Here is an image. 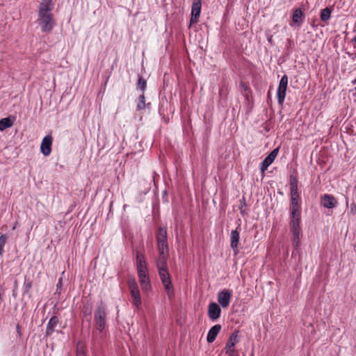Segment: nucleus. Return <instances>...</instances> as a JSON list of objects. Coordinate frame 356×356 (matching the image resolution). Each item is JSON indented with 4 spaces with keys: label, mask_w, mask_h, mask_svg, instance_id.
Instances as JSON below:
<instances>
[{
    "label": "nucleus",
    "mask_w": 356,
    "mask_h": 356,
    "mask_svg": "<svg viewBox=\"0 0 356 356\" xmlns=\"http://www.w3.org/2000/svg\"><path fill=\"white\" fill-rule=\"evenodd\" d=\"M301 208L299 195H291L289 227L293 247L297 249L300 243Z\"/></svg>",
    "instance_id": "obj_1"
},
{
    "label": "nucleus",
    "mask_w": 356,
    "mask_h": 356,
    "mask_svg": "<svg viewBox=\"0 0 356 356\" xmlns=\"http://www.w3.org/2000/svg\"><path fill=\"white\" fill-rule=\"evenodd\" d=\"M54 3L52 0H42L38 8V24L43 33H49L56 22L52 14Z\"/></svg>",
    "instance_id": "obj_2"
},
{
    "label": "nucleus",
    "mask_w": 356,
    "mask_h": 356,
    "mask_svg": "<svg viewBox=\"0 0 356 356\" xmlns=\"http://www.w3.org/2000/svg\"><path fill=\"white\" fill-rule=\"evenodd\" d=\"M136 266L141 289L145 293L152 291V284L145 257L140 252H136Z\"/></svg>",
    "instance_id": "obj_3"
},
{
    "label": "nucleus",
    "mask_w": 356,
    "mask_h": 356,
    "mask_svg": "<svg viewBox=\"0 0 356 356\" xmlns=\"http://www.w3.org/2000/svg\"><path fill=\"white\" fill-rule=\"evenodd\" d=\"M128 286L133 305L138 309H140L142 306V301L140 291L136 280L134 278H129L128 280Z\"/></svg>",
    "instance_id": "obj_4"
},
{
    "label": "nucleus",
    "mask_w": 356,
    "mask_h": 356,
    "mask_svg": "<svg viewBox=\"0 0 356 356\" xmlns=\"http://www.w3.org/2000/svg\"><path fill=\"white\" fill-rule=\"evenodd\" d=\"M106 307L101 303L95 312L94 318L97 329L99 332H102L106 327Z\"/></svg>",
    "instance_id": "obj_5"
},
{
    "label": "nucleus",
    "mask_w": 356,
    "mask_h": 356,
    "mask_svg": "<svg viewBox=\"0 0 356 356\" xmlns=\"http://www.w3.org/2000/svg\"><path fill=\"white\" fill-rule=\"evenodd\" d=\"M159 277L161 282L165 289L167 295L169 298H171L174 296V289L172 284L170 274L167 268L159 269L158 270Z\"/></svg>",
    "instance_id": "obj_6"
},
{
    "label": "nucleus",
    "mask_w": 356,
    "mask_h": 356,
    "mask_svg": "<svg viewBox=\"0 0 356 356\" xmlns=\"http://www.w3.org/2000/svg\"><path fill=\"white\" fill-rule=\"evenodd\" d=\"M157 247L159 252H169L168 242H167V230L165 228L159 227L157 236Z\"/></svg>",
    "instance_id": "obj_7"
},
{
    "label": "nucleus",
    "mask_w": 356,
    "mask_h": 356,
    "mask_svg": "<svg viewBox=\"0 0 356 356\" xmlns=\"http://www.w3.org/2000/svg\"><path fill=\"white\" fill-rule=\"evenodd\" d=\"M287 86L288 77L286 75H284L280 81L279 86L277 90V102L280 105H282L284 102Z\"/></svg>",
    "instance_id": "obj_8"
},
{
    "label": "nucleus",
    "mask_w": 356,
    "mask_h": 356,
    "mask_svg": "<svg viewBox=\"0 0 356 356\" xmlns=\"http://www.w3.org/2000/svg\"><path fill=\"white\" fill-rule=\"evenodd\" d=\"M232 297V291L229 289H222L218 293V302L222 308L229 306Z\"/></svg>",
    "instance_id": "obj_9"
},
{
    "label": "nucleus",
    "mask_w": 356,
    "mask_h": 356,
    "mask_svg": "<svg viewBox=\"0 0 356 356\" xmlns=\"http://www.w3.org/2000/svg\"><path fill=\"white\" fill-rule=\"evenodd\" d=\"M202 9V0H193L191 7V23H196L200 16Z\"/></svg>",
    "instance_id": "obj_10"
},
{
    "label": "nucleus",
    "mask_w": 356,
    "mask_h": 356,
    "mask_svg": "<svg viewBox=\"0 0 356 356\" xmlns=\"http://www.w3.org/2000/svg\"><path fill=\"white\" fill-rule=\"evenodd\" d=\"M52 143L53 138L51 135H47L43 138L40 144V151L44 156H47L51 154Z\"/></svg>",
    "instance_id": "obj_11"
},
{
    "label": "nucleus",
    "mask_w": 356,
    "mask_h": 356,
    "mask_svg": "<svg viewBox=\"0 0 356 356\" xmlns=\"http://www.w3.org/2000/svg\"><path fill=\"white\" fill-rule=\"evenodd\" d=\"M221 314V309L219 305L216 302H212L208 306V316L212 321H216L220 318Z\"/></svg>",
    "instance_id": "obj_12"
},
{
    "label": "nucleus",
    "mask_w": 356,
    "mask_h": 356,
    "mask_svg": "<svg viewBox=\"0 0 356 356\" xmlns=\"http://www.w3.org/2000/svg\"><path fill=\"white\" fill-rule=\"evenodd\" d=\"M279 152V148L274 149L261 162L260 170L261 172H264L272 164Z\"/></svg>",
    "instance_id": "obj_13"
},
{
    "label": "nucleus",
    "mask_w": 356,
    "mask_h": 356,
    "mask_svg": "<svg viewBox=\"0 0 356 356\" xmlns=\"http://www.w3.org/2000/svg\"><path fill=\"white\" fill-rule=\"evenodd\" d=\"M321 202L322 205L327 209H333L338 204L337 199L330 194L323 195L321 197Z\"/></svg>",
    "instance_id": "obj_14"
},
{
    "label": "nucleus",
    "mask_w": 356,
    "mask_h": 356,
    "mask_svg": "<svg viewBox=\"0 0 356 356\" xmlns=\"http://www.w3.org/2000/svg\"><path fill=\"white\" fill-rule=\"evenodd\" d=\"M169 256V252H159L158 258L156 261L157 269L167 268V261Z\"/></svg>",
    "instance_id": "obj_15"
},
{
    "label": "nucleus",
    "mask_w": 356,
    "mask_h": 356,
    "mask_svg": "<svg viewBox=\"0 0 356 356\" xmlns=\"http://www.w3.org/2000/svg\"><path fill=\"white\" fill-rule=\"evenodd\" d=\"M239 241V233L235 229L232 230L230 234V246L232 250L237 253L238 252V245Z\"/></svg>",
    "instance_id": "obj_16"
},
{
    "label": "nucleus",
    "mask_w": 356,
    "mask_h": 356,
    "mask_svg": "<svg viewBox=\"0 0 356 356\" xmlns=\"http://www.w3.org/2000/svg\"><path fill=\"white\" fill-rule=\"evenodd\" d=\"M221 326L220 325H213L208 332L207 340L209 343H212L215 341L217 335L220 332Z\"/></svg>",
    "instance_id": "obj_17"
},
{
    "label": "nucleus",
    "mask_w": 356,
    "mask_h": 356,
    "mask_svg": "<svg viewBox=\"0 0 356 356\" xmlns=\"http://www.w3.org/2000/svg\"><path fill=\"white\" fill-rule=\"evenodd\" d=\"M58 323V319L56 316H52L47 325L46 329V335L49 336L51 335L54 331L55 330L56 327L57 326V324Z\"/></svg>",
    "instance_id": "obj_18"
},
{
    "label": "nucleus",
    "mask_w": 356,
    "mask_h": 356,
    "mask_svg": "<svg viewBox=\"0 0 356 356\" xmlns=\"http://www.w3.org/2000/svg\"><path fill=\"white\" fill-rule=\"evenodd\" d=\"M238 342V332H234L230 335L229 341L226 344L225 349H235L234 346Z\"/></svg>",
    "instance_id": "obj_19"
},
{
    "label": "nucleus",
    "mask_w": 356,
    "mask_h": 356,
    "mask_svg": "<svg viewBox=\"0 0 356 356\" xmlns=\"http://www.w3.org/2000/svg\"><path fill=\"white\" fill-rule=\"evenodd\" d=\"M302 16L303 13L302 10L299 8L296 9L292 16L293 23L297 26H300L302 23Z\"/></svg>",
    "instance_id": "obj_20"
},
{
    "label": "nucleus",
    "mask_w": 356,
    "mask_h": 356,
    "mask_svg": "<svg viewBox=\"0 0 356 356\" xmlns=\"http://www.w3.org/2000/svg\"><path fill=\"white\" fill-rule=\"evenodd\" d=\"M12 126L13 122L8 118L0 120V131H3Z\"/></svg>",
    "instance_id": "obj_21"
},
{
    "label": "nucleus",
    "mask_w": 356,
    "mask_h": 356,
    "mask_svg": "<svg viewBox=\"0 0 356 356\" xmlns=\"http://www.w3.org/2000/svg\"><path fill=\"white\" fill-rule=\"evenodd\" d=\"M331 17V10L326 8L322 10L321 13V19L323 22H327Z\"/></svg>",
    "instance_id": "obj_22"
},
{
    "label": "nucleus",
    "mask_w": 356,
    "mask_h": 356,
    "mask_svg": "<svg viewBox=\"0 0 356 356\" xmlns=\"http://www.w3.org/2000/svg\"><path fill=\"white\" fill-rule=\"evenodd\" d=\"M290 193L291 195H299L298 191V184L295 178L291 179L290 181Z\"/></svg>",
    "instance_id": "obj_23"
},
{
    "label": "nucleus",
    "mask_w": 356,
    "mask_h": 356,
    "mask_svg": "<svg viewBox=\"0 0 356 356\" xmlns=\"http://www.w3.org/2000/svg\"><path fill=\"white\" fill-rule=\"evenodd\" d=\"M145 108V99L143 94L140 95L138 99L137 108L142 110Z\"/></svg>",
    "instance_id": "obj_24"
},
{
    "label": "nucleus",
    "mask_w": 356,
    "mask_h": 356,
    "mask_svg": "<svg viewBox=\"0 0 356 356\" xmlns=\"http://www.w3.org/2000/svg\"><path fill=\"white\" fill-rule=\"evenodd\" d=\"M137 85L143 92L145 90L147 86L146 81L142 77H138Z\"/></svg>",
    "instance_id": "obj_25"
},
{
    "label": "nucleus",
    "mask_w": 356,
    "mask_h": 356,
    "mask_svg": "<svg viewBox=\"0 0 356 356\" xmlns=\"http://www.w3.org/2000/svg\"><path fill=\"white\" fill-rule=\"evenodd\" d=\"M226 354L228 355V356H238V353L236 350V349H225Z\"/></svg>",
    "instance_id": "obj_26"
},
{
    "label": "nucleus",
    "mask_w": 356,
    "mask_h": 356,
    "mask_svg": "<svg viewBox=\"0 0 356 356\" xmlns=\"http://www.w3.org/2000/svg\"><path fill=\"white\" fill-rule=\"evenodd\" d=\"M7 240V236L5 234H2L0 236V245L4 247Z\"/></svg>",
    "instance_id": "obj_27"
},
{
    "label": "nucleus",
    "mask_w": 356,
    "mask_h": 356,
    "mask_svg": "<svg viewBox=\"0 0 356 356\" xmlns=\"http://www.w3.org/2000/svg\"><path fill=\"white\" fill-rule=\"evenodd\" d=\"M31 287V284L30 282H25L24 283V288L25 291H28Z\"/></svg>",
    "instance_id": "obj_28"
},
{
    "label": "nucleus",
    "mask_w": 356,
    "mask_h": 356,
    "mask_svg": "<svg viewBox=\"0 0 356 356\" xmlns=\"http://www.w3.org/2000/svg\"><path fill=\"white\" fill-rule=\"evenodd\" d=\"M77 356H86L85 353L83 351L78 350Z\"/></svg>",
    "instance_id": "obj_29"
},
{
    "label": "nucleus",
    "mask_w": 356,
    "mask_h": 356,
    "mask_svg": "<svg viewBox=\"0 0 356 356\" xmlns=\"http://www.w3.org/2000/svg\"><path fill=\"white\" fill-rule=\"evenodd\" d=\"M351 210L356 211V205L355 204L351 205Z\"/></svg>",
    "instance_id": "obj_30"
},
{
    "label": "nucleus",
    "mask_w": 356,
    "mask_h": 356,
    "mask_svg": "<svg viewBox=\"0 0 356 356\" xmlns=\"http://www.w3.org/2000/svg\"><path fill=\"white\" fill-rule=\"evenodd\" d=\"M3 248L4 247H2L0 245V256L3 254Z\"/></svg>",
    "instance_id": "obj_31"
},
{
    "label": "nucleus",
    "mask_w": 356,
    "mask_h": 356,
    "mask_svg": "<svg viewBox=\"0 0 356 356\" xmlns=\"http://www.w3.org/2000/svg\"><path fill=\"white\" fill-rule=\"evenodd\" d=\"M16 328H17V332L19 334V325H17Z\"/></svg>",
    "instance_id": "obj_32"
},
{
    "label": "nucleus",
    "mask_w": 356,
    "mask_h": 356,
    "mask_svg": "<svg viewBox=\"0 0 356 356\" xmlns=\"http://www.w3.org/2000/svg\"><path fill=\"white\" fill-rule=\"evenodd\" d=\"M353 84H356V78L353 81Z\"/></svg>",
    "instance_id": "obj_33"
},
{
    "label": "nucleus",
    "mask_w": 356,
    "mask_h": 356,
    "mask_svg": "<svg viewBox=\"0 0 356 356\" xmlns=\"http://www.w3.org/2000/svg\"><path fill=\"white\" fill-rule=\"evenodd\" d=\"M354 42L356 43V35H355V37L354 38Z\"/></svg>",
    "instance_id": "obj_34"
},
{
    "label": "nucleus",
    "mask_w": 356,
    "mask_h": 356,
    "mask_svg": "<svg viewBox=\"0 0 356 356\" xmlns=\"http://www.w3.org/2000/svg\"><path fill=\"white\" fill-rule=\"evenodd\" d=\"M355 90L356 91V86L355 87Z\"/></svg>",
    "instance_id": "obj_35"
}]
</instances>
